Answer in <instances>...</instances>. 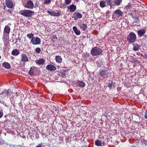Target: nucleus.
Returning <instances> with one entry per match:
<instances>
[{"label":"nucleus","mask_w":147,"mask_h":147,"mask_svg":"<svg viewBox=\"0 0 147 147\" xmlns=\"http://www.w3.org/2000/svg\"><path fill=\"white\" fill-rule=\"evenodd\" d=\"M5 3L7 6L8 8H11L13 7V1L11 0H5Z\"/></svg>","instance_id":"obj_12"},{"label":"nucleus","mask_w":147,"mask_h":147,"mask_svg":"<svg viewBox=\"0 0 147 147\" xmlns=\"http://www.w3.org/2000/svg\"><path fill=\"white\" fill-rule=\"evenodd\" d=\"M108 71L109 69L107 68L104 67L99 70L100 75L101 77H108Z\"/></svg>","instance_id":"obj_4"},{"label":"nucleus","mask_w":147,"mask_h":147,"mask_svg":"<svg viewBox=\"0 0 147 147\" xmlns=\"http://www.w3.org/2000/svg\"><path fill=\"white\" fill-rule=\"evenodd\" d=\"M36 147H42V146L39 144Z\"/></svg>","instance_id":"obj_42"},{"label":"nucleus","mask_w":147,"mask_h":147,"mask_svg":"<svg viewBox=\"0 0 147 147\" xmlns=\"http://www.w3.org/2000/svg\"><path fill=\"white\" fill-rule=\"evenodd\" d=\"M0 94L1 95V96L3 97H5L9 96V91L6 90H4Z\"/></svg>","instance_id":"obj_16"},{"label":"nucleus","mask_w":147,"mask_h":147,"mask_svg":"<svg viewBox=\"0 0 147 147\" xmlns=\"http://www.w3.org/2000/svg\"><path fill=\"white\" fill-rule=\"evenodd\" d=\"M114 83L111 81V82L108 83V86L110 89H111L112 87V86H114Z\"/></svg>","instance_id":"obj_31"},{"label":"nucleus","mask_w":147,"mask_h":147,"mask_svg":"<svg viewBox=\"0 0 147 147\" xmlns=\"http://www.w3.org/2000/svg\"><path fill=\"white\" fill-rule=\"evenodd\" d=\"M71 2V0H65V3L66 5L69 4Z\"/></svg>","instance_id":"obj_34"},{"label":"nucleus","mask_w":147,"mask_h":147,"mask_svg":"<svg viewBox=\"0 0 147 147\" xmlns=\"http://www.w3.org/2000/svg\"><path fill=\"white\" fill-rule=\"evenodd\" d=\"M3 114V112L0 111V118L2 117Z\"/></svg>","instance_id":"obj_38"},{"label":"nucleus","mask_w":147,"mask_h":147,"mask_svg":"<svg viewBox=\"0 0 147 147\" xmlns=\"http://www.w3.org/2000/svg\"><path fill=\"white\" fill-rule=\"evenodd\" d=\"M82 16V14L77 12H75L73 15V18L75 20H78V19L81 18Z\"/></svg>","instance_id":"obj_8"},{"label":"nucleus","mask_w":147,"mask_h":147,"mask_svg":"<svg viewBox=\"0 0 147 147\" xmlns=\"http://www.w3.org/2000/svg\"><path fill=\"white\" fill-rule=\"evenodd\" d=\"M73 29L74 31V32L77 35H79L80 34V30H78L76 27L74 26L73 28Z\"/></svg>","instance_id":"obj_21"},{"label":"nucleus","mask_w":147,"mask_h":147,"mask_svg":"<svg viewBox=\"0 0 147 147\" xmlns=\"http://www.w3.org/2000/svg\"><path fill=\"white\" fill-rule=\"evenodd\" d=\"M19 13L25 17H31L34 15V12L33 11L27 9L20 11Z\"/></svg>","instance_id":"obj_1"},{"label":"nucleus","mask_w":147,"mask_h":147,"mask_svg":"<svg viewBox=\"0 0 147 147\" xmlns=\"http://www.w3.org/2000/svg\"><path fill=\"white\" fill-rule=\"evenodd\" d=\"M146 30L144 29H140L138 31V34L140 37H141L144 35L146 33Z\"/></svg>","instance_id":"obj_14"},{"label":"nucleus","mask_w":147,"mask_h":147,"mask_svg":"<svg viewBox=\"0 0 147 147\" xmlns=\"http://www.w3.org/2000/svg\"><path fill=\"white\" fill-rule=\"evenodd\" d=\"M1 56H0V59H1Z\"/></svg>","instance_id":"obj_45"},{"label":"nucleus","mask_w":147,"mask_h":147,"mask_svg":"<svg viewBox=\"0 0 147 147\" xmlns=\"http://www.w3.org/2000/svg\"><path fill=\"white\" fill-rule=\"evenodd\" d=\"M123 14V12L120 9H117L114 11V15H115L117 18H121Z\"/></svg>","instance_id":"obj_6"},{"label":"nucleus","mask_w":147,"mask_h":147,"mask_svg":"<svg viewBox=\"0 0 147 147\" xmlns=\"http://www.w3.org/2000/svg\"><path fill=\"white\" fill-rule=\"evenodd\" d=\"M21 61H22L25 62L28 61V58L26 54L22 53L21 55Z\"/></svg>","instance_id":"obj_13"},{"label":"nucleus","mask_w":147,"mask_h":147,"mask_svg":"<svg viewBox=\"0 0 147 147\" xmlns=\"http://www.w3.org/2000/svg\"><path fill=\"white\" fill-rule=\"evenodd\" d=\"M2 66L3 67L7 69H9L11 68L10 65L7 62H4L3 63Z\"/></svg>","instance_id":"obj_24"},{"label":"nucleus","mask_w":147,"mask_h":147,"mask_svg":"<svg viewBox=\"0 0 147 147\" xmlns=\"http://www.w3.org/2000/svg\"><path fill=\"white\" fill-rule=\"evenodd\" d=\"M26 36L28 38L30 39L31 38L32 39V38L34 37V34L32 33H29L27 34Z\"/></svg>","instance_id":"obj_30"},{"label":"nucleus","mask_w":147,"mask_h":147,"mask_svg":"<svg viewBox=\"0 0 147 147\" xmlns=\"http://www.w3.org/2000/svg\"><path fill=\"white\" fill-rule=\"evenodd\" d=\"M10 31V28L8 25L6 26L4 30V32L7 34H9Z\"/></svg>","instance_id":"obj_20"},{"label":"nucleus","mask_w":147,"mask_h":147,"mask_svg":"<svg viewBox=\"0 0 147 147\" xmlns=\"http://www.w3.org/2000/svg\"><path fill=\"white\" fill-rule=\"evenodd\" d=\"M100 5L102 8H103L106 6V2L104 1H102L100 2Z\"/></svg>","instance_id":"obj_26"},{"label":"nucleus","mask_w":147,"mask_h":147,"mask_svg":"<svg viewBox=\"0 0 147 147\" xmlns=\"http://www.w3.org/2000/svg\"><path fill=\"white\" fill-rule=\"evenodd\" d=\"M67 9H69L70 12H73L75 11L76 9V5L72 4L69 6L67 7Z\"/></svg>","instance_id":"obj_11"},{"label":"nucleus","mask_w":147,"mask_h":147,"mask_svg":"<svg viewBox=\"0 0 147 147\" xmlns=\"http://www.w3.org/2000/svg\"><path fill=\"white\" fill-rule=\"evenodd\" d=\"M105 1L107 3L108 5L110 6L111 8L112 7L113 4H112V2L111 0H105Z\"/></svg>","instance_id":"obj_29"},{"label":"nucleus","mask_w":147,"mask_h":147,"mask_svg":"<svg viewBox=\"0 0 147 147\" xmlns=\"http://www.w3.org/2000/svg\"><path fill=\"white\" fill-rule=\"evenodd\" d=\"M136 36L133 32H130L127 36V40L129 43H132L134 42L136 40Z\"/></svg>","instance_id":"obj_3"},{"label":"nucleus","mask_w":147,"mask_h":147,"mask_svg":"<svg viewBox=\"0 0 147 147\" xmlns=\"http://www.w3.org/2000/svg\"><path fill=\"white\" fill-rule=\"evenodd\" d=\"M130 15L132 17L134 18H135L136 20H138V18L136 16L135 14H134L133 13H131Z\"/></svg>","instance_id":"obj_35"},{"label":"nucleus","mask_w":147,"mask_h":147,"mask_svg":"<svg viewBox=\"0 0 147 147\" xmlns=\"http://www.w3.org/2000/svg\"><path fill=\"white\" fill-rule=\"evenodd\" d=\"M24 6L28 8L33 9L34 7V5L33 2L30 0H29L27 3L24 5Z\"/></svg>","instance_id":"obj_7"},{"label":"nucleus","mask_w":147,"mask_h":147,"mask_svg":"<svg viewBox=\"0 0 147 147\" xmlns=\"http://www.w3.org/2000/svg\"><path fill=\"white\" fill-rule=\"evenodd\" d=\"M29 74L30 75H33L34 74L33 71L30 69L29 71Z\"/></svg>","instance_id":"obj_37"},{"label":"nucleus","mask_w":147,"mask_h":147,"mask_svg":"<svg viewBox=\"0 0 147 147\" xmlns=\"http://www.w3.org/2000/svg\"><path fill=\"white\" fill-rule=\"evenodd\" d=\"M45 62V60L44 59H40L39 60H37L36 62V63L37 65H40L43 64Z\"/></svg>","instance_id":"obj_17"},{"label":"nucleus","mask_w":147,"mask_h":147,"mask_svg":"<svg viewBox=\"0 0 147 147\" xmlns=\"http://www.w3.org/2000/svg\"><path fill=\"white\" fill-rule=\"evenodd\" d=\"M31 42L33 45H39L40 43L41 40L39 38L36 36L32 38L31 39Z\"/></svg>","instance_id":"obj_5"},{"label":"nucleus","mask_w":147,"mask_h":147,"mask_svg":"<svg viewBox=\"0 0 147 147\" xmlns=\"http://www.w3.org/2000/svg\"><path fill=\"white\" fill-rule=\"evenodd\" d=\"M51 109V110L53 113L55 112L57 113L58 111V107L57 106H52Z\"/></svg>","instance_id":"obj_19"},{"label":"nucleus","mask_w":147,"mask_h":147,"mask_svg":"<svg viewBox=\"0 0 147 147\" xmlns=\"http://www.w3.org/2000/svg\"><path fill=\"white\" fill-rule=\"evenodd\" d=\"M114 3L117 6L119 5L122 2V0H114Z\"/></svg>","instance_id":"obj_27"},{"label":"nucleus","mask_w":147,"mask_h":147,"mask_svg":"<svg viewBox=\"0 0 147 147\" xmlns=\"http://www.w3.org/2000/svg\"><path fill=\"white\" fill-rule=\"evenodd\" d=\"M146 58H147V54L146 55Z\"/></svg>","instance_id":"obj_44"},{"label":"nucleus","mask_w":147,"mask_h":147,"mask_svg":"<svg viewBox=\"0 0 147 147\" xmlns=\"http://www.w3.org/2000/svg\"><path fill=\"white\" fill-rule=\"evenodd\" d=\"M131 5L130 3H128V5L126 6V8L127 9H131Z\"/></svg>","instance_id":"obj_33"},{"label":"nucleus","mask_w":147,"mask_h":147,"mask_svg":"<svg viewBox=\"0 0 147 147\" xmlns=\"http://www.w3.org/2000/svg\"><path fill=\"white\" fill-rule=\"evenodd\" d=\"M80 28L82 30H85L87 28V26L86 24H84V23H81L80 25Z\"/></svg>","instance_id":"obj_18"},{"label":"nucleus","mask_w":147,"mask_h":147,"mask_svg":"<svg viewBox=\"0 0 147 147\" xmlns=\"http://www.w3.org/2000/svg\"><path fill=\"white\" fill-rule=\"evenodd\" d=\"M7 11H8V12H9V13H10V14H11L12 13V12L11 11V9H8V10H7Z\"/></svg>","instance_id":"obj_40"},{"label":"nucleus","mask_w":147,"mask_h":147,"mask_svg":"<svg viewBox=\"0 0 147 147\" xmlns=\"http://www.w3.org/2000/svg\"><path fill=\"white\" fill-rule=\"evenodd\" d=\"M144 117L145 119H147V112L145 113Z\"/></svg>","instance_id":"obj_39"},{"label":"nucleus","mask_w":147,"mask_h":147,"mask_svg":"<svg viewBox=\"0 0 147 147\" xmlns=\"http://www.w3.org/2000/svg\"><path fill=\"white\" fill-rule=\"evenodd\" d=\"M41 49L40 48L37 47L36 48L35 50V52L36 53H39L41 52Z\"/></svg>","instance_id":"obj_32"},{"label":"nucleus","mask_w":147,"mask_h":147,"mask_svg":"<svg viewBox=\"0 0 147 147\" xmlns=\"http://www.w3.org/2000/svg\"><path fill=\"white\" fill-rule=\"evenodd\" d=\"M46 68L47 70L51 71H55L57 69L56 67L55 66L52 64L47 65L46 67Z\"/></svg>","instance_id":"obj_9"},{"label":"nucleus","mask_w":147,"mask_h":147,"mask_svg":"<svg viewBox=\"0 0 147 147\" xmlns=\"http://www.w3.org/2000/svg\"><path fill=\"white\" fill-rule=\"evenodd\" d=\"M77 84L78 86H80L81 87L83 88L85 86V83L82 81H79L77 82Z\"/></svg>","instance_id":"obj_22"},{"label":"nucleus","mask_w":147,"mask_h":147,"mask_svg":"<svg viewBox=\"0 0 147 147\" xmlns=\"http://www.w3.org/2000/svg\"><path fill=\"white\" fill-rule=\"evenodd\" d=\"M20 52L17 49H14L11 52V54L14 56H17L19 54Z\"/></svg>","instance_id":"obj_23"},{"label":"nucleus","mask_w":147,"mask_h":147,"mask_svg":"<svg viewBox=\"0 0 147 147\" xmlns=\"http://www.w3.org/2000/svg\"><path fill=\"white\" fill-rule=\"evenodd\" d=\"M5 8H6V7H5V5H4L3 7V9L5 10Z\"/></svg>","instance_id":"obj_43"},{"label":"nucleus","mask_w":147,"mask_h":147,"mask_svg":"<svg viewBox=\"0 0 147 147\" xmlns=\"http://www.w3.org/2000/svg\"><path fill=\"white\" fill-rule=\"evenodd\" d=\"M51 2V0H45L44 3L45 4H49Z\"/></svg>","instance_id":"obj_36"},{"label":"nucleus","mask_w":147,"mask_h":147,"mask_svg":"<svg viewBox=\"0 0 147 147\" xmlns=\"http://www.w3.org/2000/svg\"><path fill=\"white\" fill-rule=\"evenodd\" d=\"M90 53L93 56H98L102 54V50L99 47H95L92 48Z\"/></svg>","instance_id":"obj_2"},{"label":"nucleus","mask_w":147,"mask_h":147,"mask_svg":"<svg viewBox=\"0 0 147 147\" xmlns=\"http://www.w3.org/2000/svg\"><path fill=\"white\" fill-rule=\"evenodd\" d=\"M104 141L101 140H97L95 141V144L98 146H103L104 145Z\"/></svg>","instance_id":"obj_15"},{"label":"nucleus","mask_w":147,"mask_h":147,"mask_svg":"<svg viewBox=\"0 0 147 147\" xmlns=\"http://www.w3.org/2000/svg\"><path fill=\"white\" fill-rule=\"evenodd\" d=\"M55 59L56 62L58 63H61L62 61V58L60 56H56L55 57Z\"/></svg>","instance_id":"obj_25"},{"label":"nucleus","mask_w":147,"mask_h":147,"mask_svg":"<svg viewBox=\"0 0 147 147\" xmlns=\"http://www.w3.org/2000/svg\"><path fill=\"white\" fill-rule=\"evenodd\" d=\"M140 49V46L137 44L134 46L133 50L135 51H137Z\"/></svg>","instance_id":"obj_28"},{"label":"nucleus","mask_w":147,"mask_h":147,"mask_svg":"<svg viewBox=\"0 0 147 147\" xmlns=\"http://www.w3.org/2000/svg\"><path fill=\"white\" fill-rule=\"evenodd\" d=\"M35 67H32L30 68V70H33L34 69Z\"/></svg>","instance_id":"obj_41"},{"label":"nucleus","mask_w":147,"mask_h":147,"mask_svg":"<svg viewBox=\"0 0 147 147\" xmlns=\"http://www.w3.org/2000/svg\"><path fill=\"white\" fill-rule=\"evenodd\" d=\"M47 13L53 16H60V12H56L53 10L51 11L49 10L48 11Z\"/></svg>","instance_id":"obj_10"}]
</instances>
